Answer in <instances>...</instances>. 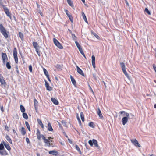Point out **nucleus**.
I'll return each mask as SVG.
<instances>
[{"mask_svg":"<svg viewBox=\"0 0 156 156\" xmlns=\"http://www.w3.org/2000/svg\"><path fill=\"white\" fill-rule=\"evenodd\" d=\"M38 104V102L37 101V100L35 98L34 99V106H37Z\"/></svg>","mask_w":156,"mask_h":156,"instance_id":"38","label":"nucleus"},{"mask_svg":"<svg viewBox=\"0 0 156 156\" xmlns=\"http://www.w3.org/2000/svg\"><path fill=\"white\" fill-rule=\"evenodd\" d=\"M120 65L122 70L126 69V67L125 63L123 62H121L120 63Z\"/></svg>","mask_w":156,"mask_h":156,"instance_id":"26","label":"nucleus"},{"mask_svg":"<svg viewBox=\"0 0 156 156\" xmlns=\"http://www.w3.org/2000/svg\"><path fill=\"white\" fill-rule=\"evenodd\" d=\"M81 54L83 56V57L86 58L87 59L86 57L84 54V53L83 52V51H82L81 52H80Z\"/></svg>","mask_w":156,"mask_h":156,"instance_id":"54","label":"nucleus"},{"mask_svg":"<svg viewBox=\"0 0 156 156\" xmlns=\"http://www.w3.org/2000/svg\"><path fill=\"white\" fill-rule=\"evenodd\" d=\"M70 78L72 84L75 86L76 85V83L75 79L72 77V76H70Z\"/></svg>","mask_w":156,"mask_h":156,"instance_id":"20","label":"nucleus"},{"mask_svg":"<svg viewBox=\"0 0 156 156\" xmlns=\"http://www.w3.org/2000/svg\"><path fill=\"white\" fill-rule=\"evenodd\" d=\"M65 12L67 16L69 17V19L70 21H71L72 23L73 22V18L72 15H70L69 14V12L68 10L67 9H66L65 10Z\"/></svg>","mask_w":156,"mask_h":156,"instance_id":"9","label":"nucleus"},{"mask_svg":"<svg viewBox=\"0 0 156 156\" xmlns=\"http://www.w3.org/2000/svg\"><path fill=\"white\" fill-rule=\"evenodd\" d=\"M92 63L93 66L94 68H95L96 67L95 64V58L94 55H93L92 56Z\"/></svg>","mask_w":156,"mask_h":156,"instance_id":"12","label":"nucleus"},{"mask_svg":"<svg viewBox=\"0 0 156 156\" xmlns=\"http://www.w3.org/2000/svg\"><path fill=\"white\" fill-rule=\"evenodd\" d=\"M2 61L3 64L5 65V62H7L8 60V57L6 53H2Z\"/></svg>","mask_w":156,"mask_h":156,"instance_id":"7","label":"nucleus"},{"mask_svg":"<svg viewBox=\"0 0 156 156\" xmlns=\"http://www.w3.org/2000/svg\"><path fill=\"white\" fill-rule=\"evenodd\" d=\"M2 7L4 9V12L6 14V15L9 17H11V14L10 13L9 10L7 8L5 5H3Z\"/></svg>","mask_w":156,"mask_h":156,"instance_id":"5","label":"nucleus"},{"mask_svg":"<svg viewBox=\"0 0 156 156\" xmlns=\"http://www.w3.org/2000/svg\"><path fill=\"white\" fill-rule=\"evenodd\" d=\"M23 116L24 118L26 119H27L28 118V116L27 114L26 113L23 112Z\"/></svg>","mask_w":156,"mask_h":156,"instance_id":"32","label":"nucleus"},{"mask_svg":"<svg viewBox=\"0 0 156 156\" xmlns=\"http://www.w3.org/2000/svg\"><path fill=\"white\" fill-rule=\"evenodd\" d=\"M0 154L1 155H7L8 154V153L5 149L0 151Z\"/></svg>","mask_w":156,"mask_h":156,"instance_id":"17","label":"nucleus"},{"mask_svg":"<svg viewBox=\"0 0 156 156\" xmlns=\"http://www.w3.org/2000/svg\"><path fill=\"white\" fill-rule=\"evenodd\" d=\"M16 71L17 72L18 74L19 73V71L18 70V66L17 65L16 66Z\"/></svg>","mask_w":156,"mask_h":156,"instance_id":"53","label":"nucleus"},{"mask_svg":"<svg viewBox=\"0 0 156 156\" xmlns=\"http://www.w3.org/2000/svg\"><path fill=\"white\" fill-rule=\"evenodd\" d=\"M29 69L30 71L31 72H32V67L31 65H30L29 66Z\"/></svg>","mask_w":156,"mask_h":156,"instance_id":"50","label":"nucleus"},{"mask_svg":"<svg viewBox=\"0 0 156 156\" xmlns=\"http://www.w3.org/2000/svg\"><path fill=\"white\" fill-rule=\"evenodd\" d=\"M25 125H26L27 128H28V130L29 131H30L31 130H30V127L29 124L28 122L27 121H26L25 122Z\"/></svg>","mask_w":156,"mask_h":156,"instance_id":"28","label":"nucleus"},{"mask_svg":"<svg viewBox=\"0 0 156 156\" xmlns=\"http://www.w3.org/2000/svg\"><path fill=\"white\" fill-rule=\"evenodd\" d=\"M48 130L50 131H52L53 129L51 126V123L49 122L48 126Z\"/></svg>","mask_w":156,"mask_h":156,"instance_id":"21","label":"nucleus"},{"mask_svg":"<svg viewBox=\"0 0 156 156\" xmlns=\"http://www.w3.org/2000/svg\"><path fill=\"white\" fill-rule=\"evenodd\" d=\"M67 2L68 4L71 7L73 6V2L71 0H67Z\"/></svg>","mask_w":156,"mask_h":156,"instance_id":"29","label":"nucleus"},{"mask_svg":"<svg viewBox=\"0 0 156 156\" xmlns=\"http://www.w3.org/2000/svg\"><path fill=\"white\" fill-rule=\"evenodd\" d=\"M78 49L80 52H81V51H83L82 49V48L81 47L78 48Z\"/></svg>","mask_w":156,"mask_h":156,"instance_id":"57","label":"nucleus"},{"mask_svg":"<svg viewBox=\"0 0 156 156\" xmlns=\"http://www.w3.org/2000/svg\"><path fill=\"white\" fill-rule=\"evenodd\" d=\"M51 100L52 102L55 105H58L59 102L58 100L54 98H51Z\"/></svg>","mask_w":156,"mask_h":156,"instance_id":"15","label":"nucleus"},{"mask_svg":"<svg viewBox=\"0 0 156 156\" xmlns=\"http://www.w3.org/2000/svg\"><path fill=\"white\" fill-rule=\"evenodd\" d=\"M0 109L2 111V112H3L4 111V109H3V106H0Z\"/></svg>","mask_w":156,"mask_h":156,"instance_id":"60","label":"nucleus"},{"mask_svg":"<svg viewBox=\"0 0 156 156\" xmlns=\"http://www.w3.org/2000/svg\"><path fill=\"white\" fill-rule=\"evenodd\" d=\"M76 117H77V119L78 121V122H79V125L80 126H81V120L80 119V118L78 116V114H77V115L76 116Z\"/></svg>","mask_w":156,"mask_h":156,"instance_id":"37","label":"nucleus"},{"mask_svg":"<svg viewBox=\"0 0 156 156\" xmlns=\"http://www.w3.org/2000/svg\"><path fill=\"white\" fill-rule=\"evenodd\" d=\"M39 48H37L36 49H35L36 51L37 52L38 55L40 56V51L39 50Z\"/></svg>","mask_w":156,"mask_h":156,"instance_id":"47","label":"nucleus"},{"mask_svg":"<svg viewBox=\"0 0 156 156\" xmlns=\"http://www.w3.org/2000/svg\"><path fill=\"white\" fill-rule=\"evenodd\" d=\"M58 69H61L62 68V66L59 64H57L55 66Z\"/></svg>","mask_w":156,"mask_h":156,"instance_id":"41","label":"nucleus"},{"mask_svg":"<svg viewBox=\"0 0 156 156\" xmlns=\"http://www.w3.org/2000/svg\"><path fill=\"white\" fill-rule=\"evenodd\" d=\"M58 125H59V126L60 128L61 129H62V127L61 124L59 122H58Z\"/></svg>","mask_w":156,"mask_h":156,"instance_id":"55","label":"nucleus"},{"mask_svg":"<svg viewBox=\"0 0 156 156\" xmlns=\"http://www.w3.org/2000/svg\"><path fill=\"white\" fill-rule=\"evenodd\" d=\"M88 143L90 146H92L93 145V140H90L88 141Z\"/></svg>","mask_w":156,"mask_h":156,"instance_id":"46","label":"nucleus"},{"mask_svg":"<svg viewBox=\"0 0 156 156\" xmlns=\"http://www.w3.org/2000/svg\"><path fill=\"white\" fill-rule=\"evenodd\" d=\"M26 140L27 144H30V141L28 137L26 138Z\"/></svg>","mask_w":156,"mask_h":156,"instance_id":"51","label":"nucleus"},{"mask_svg":"<svg viewBox=\"0 0 156 156\" xmlns=\"http://www.w3.org/2000/svg\"><path fill=\"white\" fill-rule=\"evenodd\" d=\"M76 69L77 72L81 75L84 76L85 75L83 71L77 66H76Z\"/></svg>","mask_w":156,"mask_h":156,"instance_id":"11","label":"nucleus"},{"mask_svg":"<svg viewBox=\"0 0 156 156\" xmlns=\"http://www.w3.org/2000/svg\"><path fill=\"white\" fill-rule=\"evenodd\" d=\"M3 144L5 146V147L9 151H10L11 149V147L8 144L6 143L4 141H3Z\"/></svg>","mask_w":156,"mask_h":156,"instance_id":"16","label":"nucleus"},{"mask_svg":"<svg viewBox=\"0 0 156 156\" xmlns=\"http://www.w3.org/2000/svg\"><path fill=\"white\" fill-rule=\"evenodd\" d=\"M93 144H94V146L96 147L99 148V147L98 145V142L97 140H96L93 139Z\"/></svg>","mask_w":156,"mask_h":156,"instance_id":"23","label":"nucleus"},{"mask_svg":"<svg viewBox=\"0 0 156 156\" xmlns=\"http://www.w3.org/2000/svg\"><path fill=\"white\" fill-rule=\"evenodd\" d=\"M33 45L35 49L37 48H40V46H39L37 42H33Z\"/></svg>","mask_w":156,"mask_h":156,"instance_id":"18","label":"nucleus"},{"mask_svg":"<svg viewBox=\"0 0 156 156\" xmlns=\"http://www.w3.org/2000/svg\"><path fill=\"white\" fill-rule=\"evenodd\" d=\"M37 5V7L38 8H40V5H39V4H38L37 2H36Z\"/></svg>","mask_w":156,"mask_h":156,"instance_id":"61","label":"nucleus"},{"mask_svg":"<svg viewBox=\"0 0 156 156\" xmlns=\"http://www.w3.org/2000/svg\"><path fill=\"white\" fill-rule=\"evenodd\" d=\"M34 108H35L36 112H37L38 108L37 106H34Z\"/></svg>","mask_w":156,"mask_h":156,"instance_id":"62","label":"nucleus"},{"mask_svg":"<svg viewBox=\"0 0 156 156\" xmlns=\"http://www.w3.org/2000/svg\"><path fill=\"white\" fill-rule=\"evenodd\" d=\"M94 123L92 122H89V124H88L89 126L91 127L92 128H94Z\"/></svg>","mask_w":156,"mask_h":156,"instance_id":"40","label":"nucleus"},{"mask_svg":"<svg viewBox=\"0 0 156 156\" xmlns=\"http://www.w3.org/2000/svg\"><path fill=\"white\" fill-rule=\"evenodd\" d=\"M5 138L6 139V140L9 142V141H10L11 140V139L10 138L9 136H8V135H6L5 137Z\"/></svg>","mask_w":156,"mask_h":156,"instance_id":"45","label":"nucleus"},{"mask_svg":"<svg viewBox=\"0 0 156 156\" xmlns=\"http://www.w3.org/2000/svg\"><path fill=\"white\" fill-rule=\"evenodd\" d=\"M131 141L135 146L139 147H141L140 145L138 143L137 140L136 139H131Z\"/></svg>","mask_w":156,"mask_h":156,"instance_id":"8","label":"nucleus"},{"mask_svg":"<svg viewBox=\"0 0 156 156\" xmlns=\"http://www.w3.org/2000/svg\"><path fill=\"white\" fill-rule=\"evenodd\" d=\"M41 136L42 139H43V140H44L46 138L42 134L41 135Z\"/></svg>","mask_w":156,"mask_h":156,"instance_id":"64","label":"nucleus"},{"mask_svg":"<svg viewBox=\"0 0 156 156\" xmlns=\"http://www.w3.org/2000/svg\"><path fill=\"white\" fill-rule=\"evenodd\" d=\"M53 42L59 48L62 49L63 48L61 44L55 38H54Z\"/></svg>","mask_w":156,"mask_h":156,"instance_id":"3","label":"nucleus"},{"mask_svg":"<svg viewBox=\"0 0 156 156\" xmlns=\"http://www.w3.org/2000/svg\"><path fill=\"white\" fill-rule=\"evenodd\" d=\"M61 122L62 124V125H63V126H66V127L67 126H66L67 122L66 121L62 120L61 121Z\"/></svg>","mask_w":156,"mask_h":156,"instance_id":"39","label":"nucleus"},{"mask_svg":"<svg viewBox=\"0 0 156 156\" xmlns=\"http://www.w3.org/2000/svg\"><path fill=\"white\" fill-rule=\"evenodd\" d=\"M80 115L82 121L83 122H84V115L82 112H80Z\"/></svg>","mask_w":156,"mask_h":156,"instance_id":"27","label":"nucleus"},{"mask_svg":"<svg viewBox=\"0 0 156 156\" xmlns=\"http://www.w3.org/2000/svg\"><path fill=\"white\" fill-rule=\"evenodd\" d=\"M145 11L146 12L148 15H151V13L148 10L147 8H145Z\"/></svg>","mask_w":156,"mask_h":156,"instance_id":"42","label":"nucleus"},{"mask_svg":"<svg viewBox=\"0 0 156 156\" xmlns=\"http://www.w3.org/2000/svg\"><path fill=\"white\" fill-rule=\"evenodd\" d=\"M37 121L38 122V124L41 126V127L42 128H44V125L42 122V121L40 119H37Z\"/></svg>","mask_w":156,"mask_h":156,"instance_id":"22","label":"nucleus"},{"mask_svg":"<svg viewBox=\"0 0 156 156\" xmlns=\"http://www.w3.org/2000/svg\"><path fill=\"white\" fill-rule=\"evenodd\" d=\"M5 128L6 130H7L8 131H9V128L7 125H6L5 126Z\"/></svg>","mask_w":156,"mask_h":156,"instance_id":"58","label":"nucleus"},{"mask_svg":"<svg viewBox=\"0 0 156 156\" xmlns=\"http://www.w3.org/2000/svg\"><path fill=\"white\" fill-rule=\"evenodd\" d=\"M75 148L79 152V153L80 154H81L82 152L81 151L80 149L77 145H75Z\"/></svg>","mask_w":156,"mask_h":156,"instance_id":"33","label":"nucleus"},{"mask_svg":"<svg viewBox=\"0 0 156 156\" xmlns=\"http://www.w3.org/2000/svg\"><path fill=\"white\" fill-rule=\"evenodd\" d=\"M93 77L94 79L95 80H96L97 78L96 77V75L94 73L93 74Z\"/></svg>","mask_w":156,"mask_h":156,"instance_id":"56","label":"nucleus"},{"mask_svg":"<svg viewBox=\"0 0 156 156\" xmlns=\"http://www.w3.org/2000/svg\"><path fill=\"white\" fill-rule=\"evenodd\" d=\"M0 30L5 38L6 39L8 37V34L9 32V31H6L5 28L2 24H0Z\"/></svg>","mask_w":156,"mask_h":156,"instance_id":"2","label":"nucleus"},{"mask_svg":"<svg viewBox=\"0 0 156 156\" xmlns=\"http://www.w3.org/2000/svg\"><path fill=\"white\" fill-rule=\"evenodd\" d=\"M38 12L41 15V16H43V13H42V12H41V10H39Z\"/></svg>","mask_w":156,"mask_h":156,"instance_id":"59","label":"nucleus"},{"mask_svg":"<svg viewBox=\"0 0 156 156\" xmlns=\"http://www.w3.org/2000/svg\"><path fill=\"white\" fill-rule=\"evenodd\" d=\"M75 43L78 48L81 47L80 45L79 44V43L77 41H75Z\"/></svg>","mask_w":156,"mask_h":156,"instance_id":"49","label":"nucleus"},{"mask_svg":"<svg viewBox=\"0 0 156 156\" xmlns=\"http://www.w3.org/2000/svg\"><path fill=\"white\" fill-rule=\"evenodd\" d=\"M0 5H2V6L3 5H3V2L2 0H0Z\"/></svg>","mask_w":156,"mask_h":156,"instance_id":"63","label":"nucleus"},{"mask_svg":"<svg viewBox=\"0 0 156 156\" xmlns=\"http://www.w3.org/2000/svg\"><path fill=\"white\" fill-rule=\"evenodd\" d=\"M45 85L47 90L49 91H51L52 90V88L51 87L49 84L48 83L47 81L45 80Z\"/></svg>","mask_w":156,"mask_h":156,"instance_id":"10","label":"nucleus"},{"mask_svg":"<svg viewBox=\"0 0 156 156\" xmlns=\"http://www.w3.org/2000/svg\"><path fill=\"white\" fill-rule=\"evenodd\" d=\"M99 117L101 119H103V117L102 114L99 108H98V110L97 111Z\"/></svg>","mask_w":156,"mask_h":156,"instance_id":"14","label":"nucleus"},{"mask_svg":"<svg viewBox=\"0 0 156 156\" xmlns=\"http://www.w3.org/2000/svg\"><path fill=\"white\" fill-rule=\"evenodd\" d=\"M13 52V56L15 62L16 64H17L18 63V58L17 56V49L16 48H14Z\"/></svg>","mask_w":156,"mask_h":156,"instance_id":"4","label":"nucleus"},{"mask_svg":"<svg viewBox=\"0 0 156 156\" xmlns=\"http://www.w3.org/2000/svg\"><path fill=\"white\" fill-rule=\"evenodd\" d=\"M20 109L21 111L23 113L25 111V109L23 105H20Z\"/></svg>","mask_w":156,"mask_h":156,"instance_id":"30","label":"nucleus"},{"mask_svg":"<svg viewBox=\"0 0 156 156\" xmlns=\"http://www.w3.org/2000/svg\"><path fill=\"white\" fill-rule=\"evenodd\" d=\"M19 37L21 40L22 41L23 39V34L21 32H19Z\"/></svg>","mask_w":156,"mask_h":156,"instance_id":"31","label":"nucleus"},{"mask_svg":"<svg viewBox=\"0 0 156 156\" xmlns=\"http://www.w3.org/2000/svg\"><path fill=\"white\" fill-rule=\"evenodd\" d=\"M44 140L45 143L49 144V145L50 144V141L48 140L45 138Z\"/></svg>","mask_w":156,"mask_h":156,"instance_id":"43","label":"nucleus"},{"mask_svg":"<svg viewBox=\"0 0 156 156\" xmlns=\"http://www.w3.org/2000/svg\"><path fill=\"white\" fill-rule=\"evenodd\" d=\"M7 68L8 69H10L11 68V66L9 62H7L6 64Z\"/></svg>","mask_w":156,"mask_h":156,"instance_id":"34","label":"nucleus"},{"mask_svg":"<svg viewBox=\"0 0 156 156\" xmlns=\"http://www.w3.org/2000/svg\"><path fill=\"white\" fill-rule=\"evenodd\" d=\"M4 144H2V143H1L0 144V151H1V150H3L5 149L4 146Z\"/></svg>","mask_w":156,"mask_h":156,"instance_id":"36","label":"nucleus"},{"mask_svg":"<svg viewBox=\"0 0 156 156\" xmlns=\"http://www.w3.org/2000/svg\"><path fill=\"white\" fill-rule=\"evenodd\" d=\"M93 34L97 39H98L99 38V37L96 33H94Z\"/></svg>","mask_w":156,"mask_h":156,"instance_id":"52","label":"nucleus"},{"mask_svg":"<svg viewBox=\"0 0 156 156\" xmlns=\"http://www.w3.org/2000/svg\"><path fill=\"white\" fill-rule=\"evenodd\" d=\"M20 132L22 135H25L26 133V131L25 128H24L23 127H22Z\"/></svg>","mask_w":156,"mask_h":156,"instance_id":"25","label":"nucleus"},{"mask_svg":"<svg viewBox=\"0 0 156 156\" xmlns=\"http://www.w3.org/2000/svg\"><path fill=\"white\" fill-rule=\"evenodd\" d=\"M82 16L83 17V18L84 20L85 19L87 18L86 17L84 14V13L83 12H82L81 13Z\"/></svg>","mask_w":156,"mask_h":156,"instance_id":"44","label":"nucleus"},{"mask_svg":"<svg viewBox=\"0 0 156 156\" xmlns=\"http://www.w3.org/2000/svg\"><path fill=\"white\" fill-rule=\"evenodd\" d=\"M123 73L125 74L126 76L128 78V79L130 80V78L128 74L127 73V72L126 71V69H124L122 70Z\"/></svg>","mask_w":156,"mask_h":156,"instance_id":"24","label":"nucleus"},{"mask_svg":"<svg viewBox=\"0 0 156 156\" xmlns=\"http://www.w3.org/2000/svg\"><path fill=\"white\" fill-rule=\"evenodd\" d=\"M71 35L72 37V38L74 40H76V37L75 35V34H74L71 33Z\"/></svg>","mask_w":156,"mask_h":156,"instance_id":"48","label":"nucleus"},{"mask_svg":"<svg viewBox=\"0 0 156 156\" xmlns=\"http://www.w3.org/2000/svg\"><path fill=\"white\" fill-rule=\"evenodd\" d=\"M43 71L45 75H46V76H49L48 72L45 69H43Z\"/></svg>","mask_w":156,"mask_h":156,"instance_id":"35","label":"nucleus"},{"mask_svg":"<svg viewBox=\"0 0 156 156\" xmlns=\"http://www.w3.org/2000/svg\"><path fill=\"white\" fill-rule=\"evenodd\" d=\"M36 135H37V138L38 140H40L41 139V133L38 129H37Z\"/></svg>","mask_w":156,"mask_h":156,"instance_id":"19","label":"nucleus"},{"mask_svg":"<svg viewBox=\"0 0 156 156\" xmlns=\"http://www.w3.org/2000/svg\"><path fill=\"white\" fill-rule=\"evenodd\" d=\"M119 113L121 114H123V115L124 116H126L123 117L122 119V124L124 125L127 122L128 119H130L129 114L124 111H121Z\"/></svg>","mask_w":156,"mask_h":156,"instance_id":"1","label":"nucleus"},{"mask_svg":"<svg viewBox=\"0 0 156 156\" xmlns=\"http://www.w3.org/2000/svg\"><path fill=\"white\" fill-rule=\"evenodd\" d=\"M2 7L4 9V12L6 14V15L9 17H11V14L10 13L9 10L7 8L5 5H3Z\"/></svg>","mask_w":156,"mask_h":156,"instance_id":"6","label":"nucleus"},{"mask_svg":"<svg viewBox=\"0 0 156 156\" xmlns=\"http://www.w3.org/2000/svg\"><path fill=\"white\" fill-rule=\"evenodd\" d=\"M49 153L50 154H52L55 156L57 155L58 152L57 151L52 150L49 152Z\"/></svg>","mask_w":156,"mask_h":156,"instance_id":"13","label":"nucleus"}]
</instances>
